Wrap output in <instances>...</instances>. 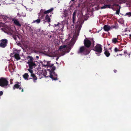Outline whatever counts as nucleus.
<instances>
[{"mask_svg":"<svg viewBox=\"0 0 131 131\" xmlns=\"http://www.w3.org/2000/svg\"><path fill=\"white\" fill-rule=\"evenodd\" d=\"M78 11L77 10H75L73 13L72 16V21L73 24L71 26L70 29L73 31V38H75L79 35V31L82 27L81 22L79 21H78L75 24V28L74 27L73 25L75 23L77 19L76 14L77 13Z\"/></svg>","mask_w":131,"mask_h":131,"instance_id":"obj_1","label":"nucleus"},{"mask_svg":"<svg viewBox=\"0 0 131 131\" xmlns=\"http://www.w3.org/2000/svg\"><path fill=\"white\" fill-rule=\"evenodd\" d=\"M73 41V39H72L71 41L69 43L68 45H63L59 47V51L61 52V53L59 55V57L57 56L58 54L57 52H56L54 54L55 55L53 56V57H58L56 58V60H57L59 59V57L62 56L64 55L66 53L70 51L71 47L73 45L74 43Z\"/></svg>","mask_w":131,"mask_h":131,"instance_id":"obj_2","label":"nucleus"},{"mask_svg":"<svg viewBox=\"0 0 131 131\" xmlns=\"http://www.w3.org/2000/svg\"><path fill=\"white\" fill-rule=\"evenodd\" d=\"M54 70L52 69V68H48L47 70H43V74L46 77H50L53 80H57V75L54 73Z\"/></svg>","mask_w":131,"mask_h":131,"instance_id":"obj_3","label":"nucleus"},{"mask_svg":"<svg viewBox=\"0 0 131 131\" xmlns=\"http://www.w3.org/2000/svg\"><path fill=\"white\" fill-rule=\"evenodd\" d=\"M26 59L27 61V63L28 64L29 68H34L38 64V62L36 61H34L32 57L28 56Z\"/></svg>","mask_w":131,"mask_h":131,"instance_id":"obj_4","label":"nucleus"},{"mask_svg":"<svg viewBox=\"0 0 131 131\" xmlns=\"http://www.w3.org/2000/svg\"><path fill=\"white\" fill-rule=\"evenodd\" d=\"M42 65L43 66L47 67V68H52V69L55 70V67L53 66V63H50V61H47L44 60L42 62Z\"/></svg>","mask_w":131,"mask_h":131,"instance_id":"obj_5","label":"nucleus"},{"mask_svg":"<svg viewBox=\"0 0 131 131\" xmlns=\"http://www.w3.org/2000/svg\"><path fill=\"white\" fill-rule=\"evenodd\" d=\"M93 50L96 52L95 53L97 56H100L102 51L101 45L99 44H97L94 48Z\"/></svg>","mask_w":131,"mask_h":131,"instance_id":"obj_6","label":"nucleus"},{"mask_svg":"<svg viewBox=\"0 0 131 131\" xmlns=\"http://www.w3.org/2000/svg\"><path fill=\"white\" fill-rule=\"evenodd\" d=\"M8 84V82L6 79L4 78H1L0 79V86L6 88Z\"/></svg>","mask_w":131,"mask_h":131,"instance_id":"obj_7","label":"nucleus"},{"mask_svg":"<svg viewBox=\"0 0 131 131\" xmlns=\"http://www.w3.org/2000/svg\"><path fill=\"white\" fill-rule=\"evenodd\" d=\"M90 52V51L88 50L85 47L83 46L80 48L78 53L84 54H87L89 53Z\"/></svg>","mask_w":131,"mask_h":131,"instance_id":"obj_8","label":"nucleus"},{"mask_svg":"<svg viewBox=\"0 0 131 131\" xmlns=\"http://www.w3.org/2000/svg\"><path fill=\"white\" fill-rule=\"evenodd\" d=\"M66 23H67L66 21H62V23H58L57 25L55 24L54 26L55 27H58L59 29L61 30L62 31L63 30L64 25Z\"/></svg>","mask_w":131,"mask_h":131,"instance_id":"obj_9","label":"nucleus"},{"mask_svg":"<svg viewBox=\"0 0 131 131\" xmlns=\"http://www.w3.org/2000/svg\"><path fill=\"white\" fill-rule=\"evenodd\" d=\"M20 51L18 50L17 52H13V53H11L10 54V56L11 57H14L15 58L18 60L20 59V57L19 55V51Z\"/></svg>","mask_w":131,"mask_h":131,"instance_id":"obj_10","label":"nucleus"},{"mask_svg":"<svg viewBox=\"0 0 131 131\" xmlns=\"http://www.w3.org/2000/svg\"><path fill=\"white\" fill-rule=\"evenodd\" d=\"M115 28L116 29L117 28V26H112L111 27L110 26L107 25H106L104 26V29L105 31H108L110 30L111 28Z\"/></svg>","mask_w":131,"mask_h":131,"instance_id":"obj_11","label":"nucleus"},{"mask_svg":"<svg viewBox=\"0 0 131 131\" xmlns=\"http://www.w3.org/2000/svg\"><path fill=\"white\" fill-rule=\"evenodd\" d=\"M7 40L6 39H3L2 40L1 43H0V47L4 48L7 46Z\"/></svg>","mask_w":131,"mask_h":131,"instance_id":"obj_12","label":"nucleus"},{"mask_svg":"<svg viewBox=\"0 0 131 131\" xmlns=\"http://www.w3.org/2000/svg\"><path fill=\"white\" fill-rule=\"evenodd\" d=\"M12 20L16 25L19 27L21 26V24L18 19L15 18H12Z\"/></svg>","mask_w":131,"mask_h":131,"instance_id":"obj_13","label":"nucleus"},{"mask_svg":"<svg viewBox=\"0 0 131 131\" xmlns=\"http://www.w3.org/2000/svg\"><path fill=\"white\" fill-rule=\"evenodd\" d=\"M85 46L87 47H89L91 45V41L88 39H85L84 41Z\"/></svg>","mask_w":131,"mask_h":131,"instance_id":"obj_14","label":"nucleus"},{"mask_svg":"<svg viewBox=\"0 0 131 131\" xmlns=\"http://www.w3.org/2000/svg\"><path fill=\"white\" fill-rule=\"evenodd\" d=\"M51 15H50V16L48 14L46 15L45 17V20L46 21H47L48 23L50 22V16L51 17Z\"/></svg>","mask_w":131,"mask_h":131,"instance_id":"obj_15","label":"nucleus"},{"mask_svg":"<svg viewBox=\"0 0 131 131\" xmlns=\"http://www.w3.org/2000/svg\"><path fill=\"white\" fill-rule=\"evenodd\" d=\"M20 85L18 84H15L14 85L13 87L14 89H15V88H19L20 90L21 89V87H20Z\"/></svg>","mask_w":131,"mask_h":131,"instance_id":"obj_16","label":"nucleus"},{"mask_svg":"<svg viewBox=\"0 0 131 131\" xmlns=\"http://www.w3.org/2000/svg\"><path fill=\"white\" fill-rule=\"evenodd\" d=\"M32 69L33 68H29L27 69V70L31 74V76L34 75V74L33 73V71L32 70Z\"/></svg>","mask_w":131,"mask_h":131,"instance_id":"obj_17","label":"nucleus"},{"mask_svg":"<svg viewBox=\"0 0 131 131\" xmlns=\"http://www.w3.org/2000/svg\"><path fill=\"white\" fill-rule=\"evenodd\" d=\"M53 10V8H51L50 9H49L47 10L46 11L44 12V13L45 14H47L48 13L51 11H52Z\"/></svg>","mask_w":131,"mask_h":131,"instance_id":"obj_18","label":"nucleus"},{"mask_svg":"<svg viewBox=\"0 0 131 131\" xmlns=\"http://www.w3.org/2000/svg\"><path fill=\"white\" fill-rule=\"evenodd\" d=\"M23 77L24 79L25 80H28L29 75L28 73H25L23 75Z\"/></svg>","mask_w":131,"mask_h":131,"instance_id":"obj_19","label":"nucleus"},{"mask_svg":"<svg viewBox=\"0 0 131 131\" xmlns=\"http://www.w3.org/2000/svg\"><path fill=\"white\" fill-rule=\"evenodd\" d=\"M63 14L64 15V17H67L68 16V12L66 9L64 10Z\"/></svg>","mask_w":131,"mask_h":131,"instance_id":"obj_20","label":"nucleus"},{"mask_svg":"<svg viewBox=\"0 0 131 131\" xmlns=\"http://www.w3.org/2000/svg\"><path fill=\"white\" fill-rule=\"evenodd\" d=\"M20 35H16L15 36L14 35L13 36V38L15 40H16L17 39V38L20 39Z\"/></svg>","mask_w":131,"mask_h":131,"instance_id":"obj_21","label":"nucleus"},{"mask_svg":"<svg viewBox=\"0 0 131 131\" xmlns=\"http://www.w3.org/2000/svg\"><path fill=\"white\" fill-rule=\"evenodd\" d=\"M40 19H37L36 20H34L32 23H36L37 24H38L40 23Z\"/></svg>","mask_w":131,"mask_h":131,"instance_id":"obj_22","label":"nucleus"},{"mask_svg":"<svg viewBox=\"0 0 131 131\" xmlns=\"http://www.w3.org/2000/svg\"><path fill=\"white\" fill-rule=\"evenodd\" d=\"M31 76L33 78V79L34 82H36L37 79V78L35 76V74H34V75Z\"/></svg>","mask_w":131,"mask_h":131,"instance_id":"obj_23","label":"nucleus"},{"mask_svg":"<svg viewBox=\"0 0 131 131\" xmlns=\"http://www.w3.org/2000/svg\"><path fill=\"white\" fill-rule=\"evenodd\" d=\"M110 5H105L101 7V9L105 8H110Z\"/></svg>","mask_w":131,"mask_h":131,"instance_id":"obj_24","label":"nucleus"},{"mask_svg":"<svg viewBox=\"0 0 131 131\" xmlns=\"http://www.w3.org/2000/svg\"><path fill=\"white\" fill-rule=\"evenodd\" d=\"M104 53L107 57L109 56L110 54V53L107 50H106L104 52Z\"/></svg>","mask_w":131,"mask_h":131,"instance_id":"obj_25","label":"nucleus"},{"mask_svg":"<svg viewBox=\"0 0 131 131\" xmlns=\"http://www.w3.org/2000/svg\"><path fill=\"white\" fill-rule=\"evenodd\" d=\"M112 41L113 42L115 43L117 42V38H115L112 39Z\"/></svg>","mask_w":131,"mask_h":131,"instance_id":"obj_26","label":"nucleus"},{"mask_svg":"<svg viewBox=\"0 0 131 131\" xmlns=\"http://www.w3.org/2000/svg\"><path fill=\"white\" fill-rule=\"evenodd\" d=\"M128 34L129 35V38L130 39H131V30L130 31H129L128 32Z\"/></svg>","mask_w":131,"mask_h":131,"instance_id":"obj_27","label":"nucleus"},{"mask_svg":"<svg viewBox=\"0 0 131 131\" xmlns=\"http://www.w3.org/2000/svg\"><path fill=\"white\" fill-rule=\"evenodd\" d=\"M126 14L128 15L129 17L131 16V13L130 12L127 13Z\"/></svg>","mask_w":131,"mask_h":131,"instance_id":"obj_28","label":"nucleus"},{"mask_svg":"<svg viewBox=\"0 0 131 131\" xmlns=\"http://www.w3.org/2000/svg\"><path fill=\"white\" fill-rule=\"evenodd\" d=\"M114 51L115 52H116L118 51V50L116 48H115L114 49Z\"/></svg>","mask_w":131,"mask_h":131,"instance_id":"obj_29","label":"nucleus"},{"mask_svg":"<svg viewBox=\"0 0 131 131\" xmlns=\"http://www.w3.org/2000/svg\"><path fill=\"white\" fill-rule=\"evenodd\" d=\"M119 11V10H116V14H118Z\"/></svg>","mask_w":131,"mask_h":131,"instance_id":"obj_30","label":"nucleus"},{"mask_svg":"<svg viewBox=\"0 0 131 131\" xmlns=\"http://www.w3.org/2000/svg\"><path fill=\"white\" fill-rule=\"evenodd\" d=\"M127 55L128 56V57H129L130 58V54L129 53H127Z\"/></svg>","mask_w":131,"mask_h":131,"instance_id":"obj_31","label":"nucleus"},{"mask_svg":"<svg viewBox=\"0 0 131 131\" xmlns=\"http://www.w3.org/2000/svg\"><path fill=\"white\" fill-rule=\"evenodd\" d=\"M13 81V80H12V79H11L10 80V84H12V81Z\"/></svg>","mask_w":131,"mask_h":131,"instance_id":"obj_32","label":"nucleus"},{"mask_svg":"<svg viewBox=\"0 0 131 131\" xmlns=\"http://www.w3.org/2000/svg\"><path fill=\"white\" fill-rule=\"evenodd\" d=\"M36 58L37 59H38L39 58V57L38 56H37L36 57Z\"/></svg>","mask_w":131,"mask_h":131,"instance_id":"obj_33","label":"nucleus"},{"mask_svg":"<svg viewBox=\"0 0 131 131\" xmlns=\"http://www.w3.org/2000/svg\"><path fill=\"white\" fill-rule=\"evenodd\" d=\"M124 53L125 54H127V53L126 51H124Z\"/></svg>","mask_w":131,"mask_h":131,"instance_id":"obj_34","label":"nucleus"},{"mask_svg":"<svg viewBox=\"0 0 131 131\" xmlns=\"http://www.w3.org/2000/svg\"><path fill=\"white\" fill-rule=\"evenodd\" d=\"M71 9V8H70V9H69L68 10H69V13H71V11L70 10Z\"/></svg>","mask_w":131,"mask_h":131,"instance_id":"obj_35","label":"nucleus"},{"mask_svg":"<svg viewBox=\"0 0 131 131\" xmlns=\"http://www.w3.org/2000/svg\"><path fill=\"white\" fill-rule=\"evenodd\" d=\"M17 15L19 16V17H20V15L18 13L17 14Z\"/></svg>","mask_w":131,"mask_h":131,"instance_id":"obj_36","label":"nucleus"},{"mask_svg":"<svg viewBox=\"0 0 131 131\" xmlns=\"http://www.w3.org/2000/svg\"><path fill=\"white\" fill-rule=\"evenodd\" d=\"M116 71H117L116 70H114V72H116Z\"/></svg>","mask_w":131,"mask_h":131,"instance_id":"obj_37","label":"nucleus"},{"mask_svg":"<svg viewBox=\"0 0 131 131\" xmlns=\"http://www.w3.org/2000/svg\"><path fill=\"white\" fill-rule=\"evenodd\" d=\"M124 35H127V36H128V33L127 34H124Z\"/></svg>","mask_w":131,"mask_h":131,"instance_id":"obj_38","label":"nucleus"},{"mask_svg":"<svg viewBox=\"0 0 131 131\" xmlns=\"http://www.w3.org/2000/svg\"><path fill=\"white\" fill-rule=\"evenodd\" d=\"M14 51H17V50L16 49H15Z\"/></svg>","mask_w":131,"mask_h":131,"instance_id":"obj_39","label":"nucleus"},{"mask_svg":"<svg viewBox=\"0 0 131 131\" xmlns=\"http://www.w3.org/2000/svg\"><path fill=\"white\" fill-rule=\"evenodd\" d=\"M43 10H42V9H41V10H40V12H41V11H42V12H43Z\"/></svg>","mask_w":131,"mask_h":131,"instance_id":"obj_40","label":"nucleus"},{"mask_svg":"<svg viewBox=\"0 0 131 131\" xmlns=\"http://www.w3.org/2000/svg\"><path fill=\"white\" fill-rule=\"evenodd\" d=\"M68 39H67V40H66V42H67V41H68Z\"/></svg>","mask_w":131,"mask_h":131,"instance_id":"obj_41","label":"nucleus"},{"mask_svg":"<svg viewBox=\"0 0 131 131\" xmlns=\"http://www.w3.org/2000/svg\"><path fill=\"white\" fill-rule=\"evenodd\" d=\"M22 92H23V89H22L21 90Z\"/></svg>","mask_w":131,"mask_h":131,"instance_id":"obj_42","label":"nucleus"},{"mask_svg":"<svg viewBox=\"0 0 131 131\" xmlns=\"http://www.w3.org/2000/svg\"><path fill=\"white\" fill-rule=\"evenodd\" d=\"M74 0H71V1H73Z\"/></svg>","mask_w":131,"mask_h":131,"instance_id":"obj_43","label":"nucleus"},{"mask_svg":"<svg viewBox=\"0 0 131 131\" xmlns=\"http://www.w3.org/2000/svg\"><path fill=\"white\" fill-rule=\"evenodd\" d=\"M120 54V55H122V54Z\"/></svg>","mask_w":131,"mask_h":131,"instance_id":"obj_44","label":"nucleus"},{"mask_svg":"<svg viewBox=\"0 0 131 131\" xmlns=\"http://www.w3.org/2000/svg\"><path fill=\"white\" fill-rule=\"evenodd\" d=\"M68 17H67V19H68Z\"/></svg>","mask_w":131,"mask_h":131,"instance_id":"obj_45","label":"nucleus"},{"mask_svg":"<svg viewBox=\"0 0 131 131\" xmlns=\"http://www.w3.org/2000/svg\"><path fill=\"white\" fill-rule=\"evenodd\" d=\"M9 4V3H7V4Z\"/></svg>","mask_w":131,"mask_h":131,"instance_id":"obj_46","label":"nucleus"}]
</instances>
